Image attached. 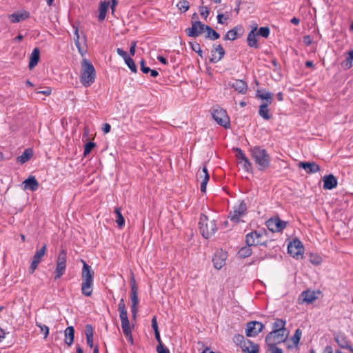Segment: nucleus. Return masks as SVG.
Returning <instances> with one entry per match:
<instances>
[{"label":"nucleus","mask_w":353,"mask_h":353,"mask_svg":"<svg viewBox=\"0 0 353 353\" xmlns=\"http://www.w3.org/2000/svg\"><path fill=\"white\" fill-rule=\"evenodd\" d=\"M249 152L259 170L263 171L270 167L271 158L265 149L255 145L251 147Z\"/></svg>","instance_id":"1"},{"label":"nucleus","mask_w":353,"mask_h":353,"mask_svg":"<svg viewBox=\"0 0 353 353\" xmlns=\"http://www.w3.org/2000/svg\"><path fill=\"white\" fill-rule=\"evenodd\" d=\"M96 79V70L91 63L87 59H83L81 63L80 81L85 87H90L94 83Z\"/></svg>","instance_id":"2"},{"label":"nucleus","mask_w":353,"mask_h":353,"mask_svg":"<svg viewBox=\"0 0 353 353\" xmlns=\"http://www.w3.org/2000/svg\"><path fill=\"white\" fill-rule=\"evenodd\" d=\"M199 229L203 238L209 239L217 231L216 221L215 220H210L208 216L201 214L199 221Z\"/></svg>","instance_id":"3"},{"label":"nucleus","mask_w":353,"mask_h":353,"mask_svg":"<svg viewBox=\"0 0 353 353\" xmlns=\"http://www.w3.org/2000/svg\"><path fill=\"white\" fill-rule=\"evenodd\" d=\"M118 310L119 312V317L121 321V327L123 334L128 339V341L132 343L133 339L132 336V329L130 326V322L123 299H121L118 305Z\"/></svg>","instance_id":"4"},{"label":"nucleus","mask_w":353,"mask_h":353,"mask_svg":"<svg viewBox=\"0 0 353 353\" xmlns=\"http://www.w3.org/2000/svg\"><path fill=\"white\" fill-rule=\"evenodd\" d=\"M266 232L254 230L245 235V243L248 246L264 245L267 246V242L264 240Z\"/></svg>","instance_id":"5"},{"label":"nucleus","mask_w":353,"mask_h":353,"mask_svg":"<svg viewBox=\"0 0 353 353\" xmlns=\"http://www.w3.org/2000/svg\"><path fill=\"white\" fill-rule=\"evenodd\" d=\"M212 117L213 119L225 129L230 128V121L227 112L223 108L217 106L213 108L212 110Z\"/></svg>","instance_id":"6"},{"label":"nucleus","mask_w":353,"mask_h":353,"mask_svg":"<svg viewBox=\"0 0 353 353\" xmlns=\"http://www.w3.org/2000/svg\"><path fill=\"white\" fill-rule=\"evenodd\" d=\"M247 205L244 201H240L239 203L234 205L233 210H231L228 214L230 220L234 223H239L241 218L247 214Z\"/></svg>","instance_id":"7"},{"label":"nucleus","mask_w":353,"mask_h":353,"mask_svg":"<svg viewBox=\"0 0 353 353\" xmlns=\"http://www.w3.org/2000/svg\"><path fill=\"white\" fill-rule=\"evenodd\" d=\"M288 252L293 258L302 259L304 254V247L301 241L295 239L288 246Z\"/></svg>","instance_id":"8"},{"label":"nucleus","mask_w":353,"mask_h":353,"mask_svg":"<svg viewBox=\"0 0 353 353\" xmlns=\"http://www.w3.org/2000/svg\"><path fill=\"white\" fill-rule=\"evenodd\" d=\"M67 260V252L65 250H61L57 261L54 279H59L65 271Z\"/></svg>","instance_id":"9"},{"label":"nucleus","mask_w":353,"mask_h":353,"mask_svg":"<svg viewBox=\"0 0 353 353\" xmlns=\"http://www.w3.org/2000/svg\"><path fill=\"white\" fill-rule=\"evenodd\" d=\"M288 335V330L271 331L265 336V343L280 344L286 341Z\"/></svg>","instance_id":"10"},{"label":"nucleus","mask_w":353,"mask_h":353,"mask_svg":"<svg viewBox=\"0 0 353 353\" xmlns=\"http://www.w3.org/2000/svg\"><path fill=\"white\" fill-rule=\"evenodd\" d=\"M130 299L132 301L131 306V312L134 318H136L137 314L138 312L137 305L139 303V298H138V288L136 285L135 279L134 276H132L130 280Z\"/></svg>","instance_id":"11"},{"label":"nucleus","mask_w":353,"mask_h":353,"mask_svg":"<svg viewBox=\"0 0 353 353\" xmlns=\"http://www.w3.org/2000/svg\"><path fill=\"white\" fill-rule=\"evenodd\" d=\"M266 226L272 232H280L286 228L287 222L276 216L269 219L266 221Z\"/></svg>","instance_id":"12"},{"label":"nucleus","mask_w":353,"mask_h":353,"mask_svg":"<svg viewBox=\"0 0 353 353\" xmlns=\"http://www.w3.org/2000/svg\"><path fill=\"white\" fill-rule=\"evenodd\" d=\"M233 341L236 345L240 346L242 352L244 353H258L256 346H253L252 349L250 351L248 350L245 345H250L251 341H250L249 339H245L244 336L241 334H235L233 338Z\"/></svg>","instance_id":"13"},{"label":"nucleus","mask_w":353,"mask_h":353,"mask_svg":"<svg viewBox=\"0 0 353 353\" xmlns=\"http://www.w3.org/2000/svg\"><path fill=\"white\" fill-rule=\"evenodd\" d=\"M192 26L185 29L188 37H197L205 31V24L202 23L199 20L191 21Z\"/></svg>","instance_id":"14"},{"label":"nucleus","mask_w":353,"mask_h":353,"mask_svg":"<svg viewBox=\"0 0 353 353\" xmlns=\"http://www.w3.org/2000/svg\"><path fill=\"white\" fill-rule=\"evenodd\" d=\"M264 328V325L256 321L248 322L245 329V334L248 337L257 336Z\"/></svg>","instance_id":"15"},{"label":"nucleus","mask_w":353,"mask_h":353,"mask_svg":"<svg viewBox=\"0 0 353 353\" xmlns=\"http://www.w3.org/2000/svg\"><path fill=\"white\" fill-rule=\"evenodd\" d=\"M227 257L228 253L222 250L216 251L212 258L214 267L216 270H221L224 266Z\"/></svg>","instance_id":"16"},{"label":"nucleus","mask_w":353,"mask_h":353,"mask_svg":"<svg viewBox=\"0 0 353 353\" xmlns=\"http://www.w3.org/2000/svg\"><path fill=\"white\" fill-rule=\"evenodd\" d=\"M236 157L239 160H240V163L243 164V168L245 170V171L249 173L252 172V164L249 160V159L243 153V150L240 148H236Z\"/></svg>","instance_id":"17"},{"label":"nucleus","mask_w":353,"mask_h":353,"mask_svg":"<svg viewBox=\"0 0 353 353\" xmlns=\"http://www.w3.org/2000/svg\"><path fill=\"white\" fill-rule=\"evenodd\" d=\"M197 180L201 181V191L202 192H206V186L210 179V174H208L206 165H203L201 170H199L196 174Z\"/></svg>","instance_id":"18"},{"label":"nucleus","mask_w":353,"mask_h":353,"mask_svg":"<svg viewBox=\"0 0 353 353\" xmlns=\"http://www.w3.org/2000/svg\"><path fill=\"white\" fill-rule=\"evenodd\" d=\"M299 168L305 170L307 174H314L320 170V166L314 161H300L298 164Z\"/></svg>","instance_id":"19"},{"label":"nucleus","mask_w":353,"mask_h":353,"mask_svg":"<svg viewBox=\"0 0 353 353\" xmlns=\"http://www.w3.org/2000/svg\"><path fill=\"white\" fill-rule=\"evenodd\" d=\"M83 268L81 270L82 281H94V272L87 263L81 260Z\"/></svg>","instance_id":"20"},{"label":"nucleus","mask_w":353,"mask_h":353,"mask_svg":"<svg viewBox=\"0 0 353 353\" xmlns=\"http://www.w3.org/2000/svg\"><path fill=\"white\" fill-rule=\"evenodd\" d=\"M211 55L212 57L210 59L211 63H215L221 60L225 55V50L222 46L220 44L216 46L211 51Z\"/></svg>","instance_id":"21"},{"label":"nucleus","mask_w":353,"mask_h":353,"mask_svg":"<svg viewBox=\"0 0 353 353\" xmlns=\"http://www.w3.org/2000/svg\"><path fill=\"white\" fill-rule=\"evenodd\" d=\"M317 299L314 291L305 290L299 296L300 303H312Z\"/></svg>","instance_id":"22"},{"label":"nucleus","mask_w":353,"mask_h":353,"mask_svg":"<svg viewBox=\"0 0 353 353\" xmlns=\"http://www.w3.org/2000/svg\"><path fill=\"white\" fill-rule=\"evenodd\" d=\"M323 188L332 190L337 186V179L333 174L325 175L323 177Z\"/></svg>","instance_id":"23"},{"label":"nucleus","mask_w":353,"mask_h":353,"mask_svg":"<svg viewBox=\"0 0 353 353\" xmlns=\"http://www.w3.org/2000/svg\"><path fill=\"white\" fill-rule=\"evenodd\" d=\"M229 85L240 94H245L248 91V84L243 80L236 79Z\"/></svg>","instance_id":"24"},{"label":"nucleus","mask_w":353,"mask_h":353,"mask_svg":"<svg viewBox=\"0 0 353 353\" xmlns=\"http://www.w3.org/2000/svg\"><path fill=\"white\" fill-rule=\"evenodd\" d=\"M242 34V27L236 26L232 30H229L223 37V39L227 41H234L236 39Z\"/></svg>","instance_id":"25"},{"label":"nucleus","mask_w":353,"mask_h":353,"mask_svg":"<svg viewBox=\"0 0 353 353\" xmlns=\"http://www.w3.org/2000/svg\"><path fill=\"white\" fill-rule=\"evenodd\" d=\"M24 190H30L31 191H35L39 188V182L34 176H30L23 182Z\"/></svg>","instance_id":"26"},{"label":"nucleus","mask_w":353,"mask_h":353,"mask_svg":"<svg viewBox=\"0 0 353 353\" xmlns=\"http://www.w3.org/2000/svg\"><path fill=\"white\" fill-rule=\"evenodd\" d=\"M270 104L271 103H262L259 108V115L265 121H268L272 117V114L270 113V110L268 108V105Z\"/></svg>","instance_id":"27"},{"label":"nucleus","mask_w":353,"mask_h":353,"mask_svg":"<svg viewBox=\"0 0 353 353\" xmlns=\"http://www.w3.org/2000/svg\"><path fill=\"white\" fill-rule=\"evenodd\" d=\"M94 289V281H82L81 285V294L85 296L89 297L92 294Z\"/></svg>","instance_id":"28"},{"label":"nucleus","mask_w":353,"mask_h":353,"mask_svg":"<svg viewBox=\"0 0 353 353\" xmlns=\"http://www.w3.org/2000/svg\"><path fill=\"white\" fill-rule=\"evenodd\" d=\"M29 17L30 13L27 11H23L21 12H14L9 16L10 21L12 23H18L20 22L21 21L27 19Z\"/></svg>","instance_id":"29"},{"label":"nucleus","mask_w":353,"mask_h":353,"mask_svg":"<svg viewBox=\"0 0 353 353\" xmlns=\"http://www.w3.org/2000/svg\"><path fill=\"white\" fill-rule=\"evenodd\" d=\"M40 58V50L38 48H35L30 56L28 67L30 70L33 69L37 64Z\"/></svg>","instance_id":"30"},{"label":"nucleus","mask_w":353,"mask_h":353,"mask_svg":"<svg viewBox=\"0 0 353 353\" xmlns=\"http://www.w3.org/2000/svg\"><path fill=\"white\" fill-rule=\"evenodd\" d=\"M109 6H110V1H101L99 8V14L98 16L99 20L100 21H102L105 19Z\"/></svg>","instance_id":"31"},{"label":"nucleus","mask_w":353,"mask_h":353,"mask_svg":"<svg viewBox=\"0 0 353 353\" xmlns=\"http://www.w3.org/2000/svg\"><path fill=\"white\" fill-rule=\"evenodd\" d=\"M256 97L263 100H265V103H272L273 101V94L265 90H257Z\"/></svg>","instance_id":"32"},{"label":"nucleus","mask_w":353,"mask_h":353,"mask_svg":"<svg viewBox=\"0 0 353 353\" xmlns=\"http://www.w3.org/2000/svg\"><path fill=\"white\" fill-rule=\"evenodd\" d=\"M256 30V27L252 29L248 34L247 37L248 45L254 48H257L259 47L257 43V39L256 37V33L255 31Z\"/></svg>","instance_id":"33"},{"label":"nucleus","mask_w":353,"mask_h":353,"mask_svg":"<svg viewBox=\"0 0 353 353\" xmlns=\"http://www.w3.org/2000/svg\"><path fill=\"white\" fill-rule=\"evenodd\" d=\"M74 329L72 326L68 327L65 330V343L70 346L74 342Z\"/></svg>","instance_id":"34"},{"label":"nucleus","mask_w":353,"mask_h":353,"mask_svg":"<svg viewBox=\"0 0 353 353\" xmlns=\"http://www.w3.org/2000/svg\"><path fill=\"white\" fill-rule=\"evenodd\" d=\"M347 55L346 59L341 62V66L345 70H349L352 66L353 61V50H349L345 53Z\"/></svg>","instance_id":"35"},{"label":"nucleus","mask_w":353,"mask_h":353,"mask_svg":"<svg viewBox=\"0 0 353 353\" xmlns=\"http://www.w3.org/2000/svg\"><path fill=\"white\" fill-rule=\"evenodd\" d=\"M32 155L33 151L31 148L26 149L23 154L17 157V161L21 164H23L26 162L28 161Z\"/></svg>","instance_id":"36"},{"label":"nucleus","mask_w":353,"mask_h":353,"mask_svg":"<svg viewBox=\"0 0 353 353\" xmlns=\"http://www.w3.org/2000/svg\"><path fill=\"white\" fill-rule=\"evenodd\" d=\"M85 334L86 336L87 344L90 347H93V328L90 324L85 326Z\"/></svg>","instance_id":"37"},{"label":"nucleus","mask_w":353,"mask_h":353,"mask_svg":"<svg viewBox=\"0 0 353 353\" xmlns=\"http://www.w3.org/2000/svg\"><path fill=\"white\" fill-rule=\"evenodd\" d=\"M286 321L281 319H276L272 323V331L287 330L285 329Z\"/></svg>","instance_id":"38"},{"label":"nucleus","mask_w":353,"mask_h":353,"mask_svg":"<svg viewBox=\"0 0 353 353\" xmlns=\"http://www.w3.org/2000/svg\"><path fill=\"white\" fill-rule=\"evenodd\" d=\"M205 31L207 32L205 37L210 40L214 41L220 37V34L208 25H205Z\"/></svg>","instance_id":"39"},{"label":"nucleus","mask_w":353,"mask_h":353,"mask_svg":"<svg viewBox=\"0 0 353 353\" xmlns=\"http://www.w3.org/2000/svg\"><path fill=\"white\" fill-rule=\"evenodd\" d=\"M334 339L339 346H340L341 348L347 350L350 348L351 345H350V342L347 340L346 337L343 336H336Z\"/></svg>","instance_id":"40"},{"label":"nucleus","mask_w":353,"mask_h":353,"mask_svg":"<svg viewBox=\"0 0 353 353\" xmlns=\"http://www.w3.org/2000/svg\"><path fill=\"white\" fill-rule=\"evenodd\" d=\"M265 353H283L281 348L276 346L277 344L273 343H265Z\"/></svg>","instance_id":"41"},{"label":"nucleus","mask_w":353,"mask_h":353,"mask_svg":"<svg viewBox=\"0 0 353 353\" xmlns=\"http://www.w3.org/2000/svg\"><path fill=\"white\" fill-rule=\"evenodd\" d=\"M114 212L117 215L116 222L119 228H123L125 225V219L121 214V208L117 207L114 208Z\"/></svg>","instance_id":"42"},{"label":"nucleus","mask_w":353,"mask_h":353,"mask_svg":"<svg viewBox=\"0 0 353 353\" xmlns=\"http://www.w3.org/2000/svg\"><path fill=\"white\" fill-rule=\"evenodd\" d=\"M46 250H47V245H46V244H43V246L41 248V249L37 250L35 252V254L32 258V260L40 263L41 259L45 255Z\"/></svg>","instance_id":"43"},{"label":"nucleus","mask_w":353,"mask_h":353,"mask_svg":"<svg viewBox=\"0 0 353 353\" xmlns=\"http://www.w3.org/2000/svg\"><path fill=\"white\" fill-rule=\"evenodd\" d=\"M250 247L246 245V246L241 248L238 252V256L241 259L250 256L252 253Z\"/></svg>","instance_id":"44"},{"label":"nucleus","mask_w":353,"mask_h":353,"mask_svg":"<svg viewBox=\"0 0 353 353\" xmlns=\"http://www.w3.org/2000/svg\"><path fill=\"white\" fill-rule=\"evenodd\" d=\"M74 40L75 46L78 48V50H79V53L81 54H83V50L81 49V44H80V42H79V38L80 37H79V34L78 28L74 26Z\"/></svg>","instance_id":"45"},{"label":"nucleus","mask_w":353,"mask_h":353,"mask_svg":"<svg viewBox=\"0 0 353 353\" xmlns=\"http://www.w3.org/2000/svg\"><path fill=\"white\" fill-rule=\"evenodd\" d=\"M301 335H302L301 330L299 328L296 329L294 332L293 336L291 339V340L293 342V345L294 346H297L299 345L301 338Z\"/></svg>","instance_id":"46"},{"label":"nucleus","mask_w":353,"mask_h":353,"mask_svg":"<svg viewBox=\"0 0 353 353\" xmlns=\"http://www.w3.org/2000/svg\"><path fill=\"white\" fill-rule=\"evenodd\" d=\"M176 7L181 12H185L190 8L189 2L186 0H181L177 4Z\"/></svg>","instance_id":"47"},{"label":"nucleus","mask_w":353,"mask_h":353,"mask_svg":"<svg viewBox=\"0 0 353 353\" xmlns=\"http://www.w3.org/2000/svg\"><path fill=\"white\" fill-rule=\"evenodd\" d=\"M124 61H125V63H126V65L130 68V70L132 72L136 73L137 71V66L135 65L134 60L130 57H128Z\"/></svg>","instance_id":"48"},{"label":"nucleus","mask_w":353,"mask_h":353,"mask_svg":"<svg viewBox=\"0 0 353 353\" xmlns=\"http://www.w3.org/2000/svg\"><path fill=\"white\" fill-rule=\"evenodd\" d=\"M96 146V143L92 142V141H89L85 145H84V152H83V155L85 157H86L87 155H88L91 150Z\"/></svg>","instance_id":"49"},{"label":"nucleus","mask_w":353,"mask_h":353,"mask_svg":"<svg viewBox=\"0 0 353 353\" xmlns=\"http://www.w3.org/2000/svg\"><path fill=\"white\" fill-rule=\"evenodd\" d=\"M256 34L264 38H268L270 35V28L268 27H261Z\"/></svg>","instance_id":"50"},{"label":"nucleus","mask_w":353,"mask_h":353,"mask_svg":"<svg viewBox=\"0 0 353 353\" xmlns=\"http://www.w3.org/2000/svg\"><path fill=\"white\" fill-rule=\"evenodd\" d=\"M36 325L39 327L41 332L43 333L44 339H46L49 334V327L46 325H42L41 323L36 321Z\"/></svg>","instance_id":"51"},{"label":"nucleus","mask_w":353,"mask_h":353,"mask_svg":"<svg viewBox=\"0 0 353 353\" xmlns=\"http://www.w3.org/2000/svg\"><path fill=\"white\" fill-rule=\"evenodd\" d=\"M199 12H200L201 16L202 17H203L204 19H206L210 14V10H209L208 8L206 6H201L200 9H199Z\"/></svg>","instance_id":"52"},{"label":"nucleus","mask_w":353,"mask_h":353,"mask_svg":"<svg viewBox=\"0 0 353 353\" xmlns=\"http://www.w3.org/2000/svg\"><path fill=\"white\" fill-rule=\"evenodd\" d=\"M140 65H141V70L142 71L143 73H144V74L149 73V72L150 71V68L149 67H147L145 65V61L143 59H142L140 61Z\"/></svg>","instance_id":"53"},{"label":"nucleus","mask_w":353,"mask_h":353,"mask_svg":"<svg viewBox=\"0 0 353 353\" xmlns=\"http://www.w3.org/2000/svg\"><path fill=\"white\" fill-rule=\"evenodd\" d=\"M157 352L158 353H170V350L163 346V345H157Z\"/></svg>","instance_id":"54"},{"label":"nucleus","mask_w":353,"mask_h":353,"mask_svg":"<svg viewBox=\"0 0 353 353\" xmlns=\"http://www.w3.org/2000/svg\"><path fill=\"white\" fill-rule=\"evenodd\" d=\"M151 323H152V327L154 330V332H158L159 327H158L157 319L156 316H153V318L152 319Z\"/></svg>","instance_id":"55"},{"label":"nucleus","mask_w":353,"mask_h":353,"mask_svg":"<svg viewBox=\"0 0 353 353\" xmlns=\"http://www.w3.org/2000/svg\"><path fill=\"white\" fill-rule=\"evenodd\" d=\"M117 54H118L119 56H121V57L124 60H125L127 57H129V56H128V53H127L124 50H123L122 48H118L117 49Z\"/></svg>","instance_id":"56"},{"label":"nucleus","mask_w":353,"mask_h":353,"mask_svg":"<svg viewBox=\"0 0 353 353\" xmlns=\"http://www.w3.org/2000/svg\"><path fill=\"white\" fill-rule=\"evenodd\" d=\"M39 262H37L36 261H32L31 265L30 266V273L33 274L35 270L37 268Z\"/></svg>","instance_id":"57"},{"label":"nucleus","mask_w":353,"mask_h":353,"mask_svg":"<svg viewBox=\"0 0 353 353\" xmlns=\"http://www.w3.org/2000/svg\"><path fill=\"white\" fill-rule=\"evenodd\" d=\"M228 19L227 17H225L224 14L221 13V14H218L217 15V22L220 24H223L225 23V21H226Z\"/></svg>","instance_id":"58"},{"label":"nucleus","mask_w":353,"mask_h":353,"mask_svg":"<svg viewBox=\"0 0 353 353\" xmlns=\"http://www.w3.org/2000/svg\"><path fill=\"white\" fill-rule=\"evenodd\" d=\"M190 46L191 49L195 52H196V50H199V48H201L199 43H198L197 42H190Z\"/></svg>","instance_id":"59"},{"label":"nucleus","mask_w":353,"mask_h":353,"mask_svg":"<svg viewBox=\"0 0 353 353\" xmlns=\"http://www.w3.org/2000/svg\"><path fill=\"white\" fill-rule=\"evenodd\" d=\"M136 46H137L136 41H132L131 44H130V54L131 56H134Z\"/></svg>","instance_id":"60"},{"label":"nucleus","mask_w":353,"mask_h":353,"mask_svg":"<svg viewBox=\"0 0 353 353\" xmlns=\"http://www.w3.org/2000/svg\"><path fill=\"white\" fill-rule=\"evenodd\" d=\"M303 43L306 45V46H310L312 44V40L310 37V36L309 35H305L303 37Z\"/></svg>","instance_id":"61"},{"label":"nucleus","mask_w":353,"mask_h":353,"mask_svg":"<svg viewBox=\"0 0 353 353\" xmlns=\"http://www.w3.org/2000/svg\"><path fill=\"white\" fill-rule=\"evenodd\" d=\"M111 125L109 123H104L102 128V130L104 134H107L110 132Z\"/></svg>","instance_id":"62"},{"label":"nucleus","mask_w":353,"mask_h":353,"mask_svg":"<svg viewBox=\"0 0 353 353\" xmlns=\"http://www.w3.org/2000/svg\"><path fill=\"white\" fill-rule=\"evenodd\" d=\"M51 92H52V90L49 87L46 88V89L45 90L37 92L38 94H43L46 96H49L51 94Z\"/></svg>","instance_id":"63"},{"label":"nucleus","mask_w":353,"mask_h":353,"mask_svg":"<svg viewBox=\"0 0 353 353\" xmlns=\"http://www.w3.org/2000/svg\"><path fill=\"white\" fill-rule=\"evenodd\" d=\"M154 335H155V339L158 341L157 345H163L161 339L159 331L154 332Z\"/></svg>","instance_id":"64"}]
</instances>
